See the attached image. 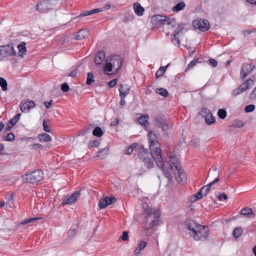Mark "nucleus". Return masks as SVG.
Returning a JSON list of instances; mask_svg holds the SVG:
<instances>
[{
	"mask_svg": "<svg viewBox=\"0 0 256 256\" xmlns=\"http://www.w3.org/2000/svg\"><path fill=\"white\" fill-rule=\"evenodd\" d=\"M156 162L157 166L162 170L169 180H172L174 176L180 184L183 185L186 183L187 178L186 173L178 161Z\"/></svg>",
	"mask_w": 256,
	"mask_h": 256,
	"instance_id": "1",
	"label": "nucleus"
},
{
	"mask_svg": "<svg viewBox=\"0 0 256 256\" xmlns=\"http://www.w3.org/2000/svg\"><path fill=\"white\" fill-rule=\"evenodd\" d=\"M186 228L189 230L190 236L196 241L206 240L210 234L208 226H202L192 220H186L184 222Z\"/></svg>",
	"mask_w": 256,
	"mask_h": 256,
	"instance_id": "2",
	"label": "nucleus"
},
{
	"mask_svg": "<svg viewBox=\"0 0 256 256\" xmlns=\"http://www.w3.org/2000/svg\"><path fill=\"white\" fill-rule=\"evenodd\" d=\"M148 216L145 218L144 226L146 230L152 228L158 224L160 212L158 210L148 209L146 210Z\"/></svg>",
	"mask_w": 256,
	"mask_h": 256,
	"instance_id": "3",
	"label": "nucleus"
},
{
	"mask_svg": "<svg viewBox=\"0 0 256 256\" xmlns=\"http://www.w3.org/2000/svg\"><path fill=\"white\" fill-rule=\"evenodd\" d=\"M22 178L24 182L34 184L43 180L44 173L40 170H36L23 174Z\"/></svg>",
	"mask_w": 256,
	"mask_h": 256,
	"instance_id": "4",
	"label": "nucleus"
},
{
	"mask_svg": "<svg viewBox=\"0 0 256 256\" xmlns=\"http://www.w3.org/2000/svg\"><path fill=\"white\" fill-rule=\"evenodd\" d=\"M58 4L57 0H41L37 4L36 8L40 12H47L54 10Z\"/></svg>",
	"mask_w": 256,
	"mask_h": 256,
	"instance_id": "5",
	"label": "nucleus"
},
{
	"mask_svg": "<svg viewBox=\"0 0 256 256\" xmlns=\"http://www.w3.org/2000/svg\"><path fill=\"white\" fill-rule=\"evenodd\" d=\"M16 55L17 52L13 44L0 45V60H2L8 56H15Z\"/></svg>",
	"mask_w": 256,
	"mask_h": 256,
	"instance_id": "6",
	"label": "nucleus"
},
{
	"mask_svg": "<svg viewBox=\"0 0 256 256\" xmlns=\"http://www.w3.org/2000/svg\"><path fill=\"white\" fill-rule=\"evenodd\" d=\"M152 20L156 22V24L160 26L164 25H171L174 27L176 26V24L175 18H170L169 17L160 14H156L153 16Z\"/></svg>",
	"mask_w": 256,
	"mask_h": 256,
	"instance_id": "7",
	"label": "nucleus"
},
{
	"mask_svg": "<svg viewBox=\"0 0 256 256\" xmlns=\"http://www.w3.org/2000/svg\"><path fill=\"white\" fill-rule=\"evenodd\" d=\"M193 26L202 32L207 31L210 28L209 22L206 19L198 18L192 22Z\"/></svg>",
	"mask_w": 256,
	"mask_h": 256,
	"instance_id": "8",
	"label": "nucleus"
},
{
	"mask_svg": "<svg viewBox=\"0 0 256 256\" xmlns=\"http://www.w3.org/2000/svg\"><path fill=\"white\" fill-rule=\"evenodd\" d=\"M154 124L162 128L163 131H166L169 129V126L164 116L162 115H158L154 117Z\"/></svg>",
	"mask_w": 256,
	"mask_h": 256,
	"instance_id": "9",
	"label": "nucleus"
},
{
	"mask_svg": "<svg viewBox=\"0 0 256 256\" xmlns=\"http://www.w3.org/2000/svg\"><path fill=\"white\" fill-rule=\"evenodd\" d=\"M256 68L254 64L244 63L242 64L240 70V78L244 80L246 77Z\"/></svg>",
	"mask_w": 256,
	"mask_h": 256,
	"instance_id": "10",
	"label": "nucleus"
},
{
	"mask_svg": "<svg viewBox=\"0 0 256 256\" xmlns=\"http://www.w3.org/2000/svg\"><path fill=\"white\" fill-rule=\"evenodd\" d=\"M150 150V155L154 158V160H164L162 156V150L156 145L149 146Z\"/></svg>",
	"mask_w": 256,
	"mask_h": 256,
	"instance_id": "11",
	"label": "nucleus"
},
{
	"mask_svg": "<svg viewBox=\"0 0 256 256\" xmlns=\"http://www.w3.org/2000/svg\"><path fill=\"white\" fill-rule=\"evenodd\" d=\"M80 195V190H77L72 193L68 198L63 200L62 204L65 205L67 204H74Z\"/></svg>",
	"mask_w": 256,
	"mask_h": 256,
	"instance_id": "12",
	"label": "nucleus"
},
{
	"mask_svg": "<svg viewBox=\"0 0 256 256\" xmlns=\"http://www.w3.org/2000/svg\"><path fill=\"white\" fill-rule=\"evenodd\" d=\"M36 104L32 100L28 101H22L20 104V109L22 112L30 111L32 108H34Z\"/></svg>",
	"mask_w": 256,
	"mask_h": 256,
	"instance_id": "13",
	"label": "nucleus"
},
{
	"mask_svg": "<svg viewBox=\"0 0 256 256\" xmlns=\"http://www.w3.org/2000/svg\"><path fill=\"white\" fill-rule=\"evenodd\" d=\"M110 62L116 72L120 68L123 62L122 58L118 56H112Z\"/></svg>",
	"mask_w": 256,
	"mask_h": 256,
	"instance_id": "14",
	"label": "nucleus"
},
{
	"mask_svg": "<svg viewBox=\"0 0 256 256\" xmlns=\"http://www.w3.org/2000/svg\"><path fill=\"white\" fill-rule=\"evenodd\" d=\"M102 10V8H96L94 10H90L89 11H85V12H82L80 14H79L77 16L74 18L73 20H80V18H83L84 16H87L91 15V14H92L96 13V12H101Z\"/></svg>",
	"mask_w": 256,
	"mask_h": 256,
	"instance_id": "15",
	"label": "nucleus"
},
{
	"mask_svg": "<svg viewBox=\"0 0 256 256\" xmlns=\"http://www.w3.org/2000/svg\"><path fill=\"white\" fill-rule=\"evenodd\" d=\"M18 50V56L19 57L23 58L26 54L27 50L26 48V43L24 42H22L17 46Z\"/></svg>",
	"mask_w": 256,
	"mask_h": 256,
	"instance_id": "16",
	"label": "nucleus"
},
{
	"mask_svg": "<svg viewBox=\"0 0 256 256\" xmlns=\"http://www.w3.org/2000/svg\"><path fill=\"white\" fill-rule=\"evenodd\" d=\"M120 96H126L130 93V86L126 84H121L118 88Z\"/></svg>",
	"mask_w": 256,
	"mask_h": 256,
	"instance_id": "17",
	"label": "nucleus"
},
{
	"mask_svg": "<svg viewBox=\"0 0 256 256\" xmlns=\"http://www.w3.org/2000/svg\"><path fill=\"white\" fill-rule=\"evenodd\" d=\"M105 52L103 50H100L96 54L94 62L97 65L101 64L105 58Z\"/></svg>",
	"mask_w": 256,
	"mask_h": 256,
	"instance_id": "18",
	"label": "nucleus"
},
{
	"mask_svg": "<svg viewBox=\"0 0 256 256\" xmlns=\"http://www.w3.org/2000/svg\"><path fill=\"white\" fill-rule=\"evenodd\" d=\"M150 146L156 145L158 143L157 135L152 131L149 132L148 134Z\"/></svg>",
	"mask_w": 256,
	"mask_h": 256,
	"instance_id": "19",
	"label": "nucleus"
},
{
	"mask_svg": "<svg viewBox=\"0 0 256 256\" xmlns=\"http://www.w3.org/2000/svg\"><path fill=\"white\" fill-rule=\"evenodd\" d=\"M254 84V80L250 78L242 83L241 85L238 87L242 92H244L248 90L250 86H253Z\"/></svg>",
	"mask_w": 256,
	"mask_h": 256,
	"instance_id": "20",
	"label": "nucleus"
},
{
	"mask_svg": "<svg viewBox=\"0 0 256 256\" xmlns=\"http://www.w3.org/2000/svg\"><path fill=\"white\" fill-rule=\"evenodd\" d=\"M219 180V178L218 177L216 178L212 182H210L209 184L202 186L200 189L203 192L202 193L204 195L206 196L208 192L210 186L213 185L216 182H218Z\"/></svg>",
	"mask_w": 256,
	"mask_h": 256,
	"instance_id": "21",
	"label": "nucleus"
},
{
	"mask_svg": "<svg viewBox=\"0 0 256 256\" xmlns=\"http://www.w3.org/2000/svg\"><path fill=\"white\" fill-rule=\"evenodd\" d=\"M134 9L136 14L138 16H142L144 10V8L138 2L134 4Z\"/></svg>",
	"mask_w": 256,
	"mask_h": 256,
	"instance_id": "22",
	"label": "nucleus"
},
{
	"mask_svg": "<svg viewBox=\"0 0 256 256\" xmlns=\"http://www.w3.org/2000/svg\"><path fill=\"white\" fill-rule=\"evenodd\" d=\"M147 245V242L144 240H140L138 244L137 248L134 251V254L135 255L138 254L142 250L144 249Z\"/></svg>",
	"mask_w": 256,
	"mask_h": 256,
	"instance_id": "23",
	"label": "nucleus"
},
{
	"mask_svg": "<svg viewBox=\"0 0 256 256\" xmlns=\"http://www.w3.org/2000/svg\"><path fill=\"white\" fill-rule=\"evenodd\" d=\"M88 34V30H81L77 32L76 36V39L77 40H81L87 36Z\"/></svg>",
	"mask_w": 256,
	"mask_h": 256,
	"instance_id": "24",
	"label": "nucleus"
},
{
	"mask_svg": "<svg viewBox=\"0 0 256 256\" xmlns=\"http://www.w3.org/2000/svg\"><path fill=\"white\" fill-rule=\"evenodd\" d=\"M240 214L242 215L248 216H254L252 210L250 208H244L241 210Z\"/></svg>",
	"mask_w": 256,
	"mask_h": 256,
	"instance_id": "25",
	"label": "nucleus"
},
{
	"mask_svg": "<svg viewBox=\"0 0 256 256\" xmlns=\"http://www.w3.org/2000/svg\"><path fill=\"white\" fill-rule=\"evenodd\" d=\"M186 7V4L184 2H181L176 4L172 8V10L174 12H178L184 8Z\"/></svg>",
	"mask_w": 256,
	"mask_h": 256,
	"instance_id": "26",
	"label": "nucleus"
},
{
	"mask_svg": "<svg viewBox=\"0 0 256 256\" xmlns=\"http://www.w3.org/2000/svg\"><path fill=\"white\" fill-rule=\"evenodd\" d=\"M38 138L40 140V141L41 142H48L51 140L50 136L49 134L46 133L40 134L38 136Z\"/></svg>",
	"mask_w": 256,
	"mask_h": 256,
	"instance_id": "27",
	"label": "nucleus"
},
{
	"mask_svg": "<svg viewBox=\"0 0 256 256\" xmlns=\"http://www.w3.org/2000/svg\"><path fill=\"white\" fill-rule=\"evenodd\" d=\"M150 154L148 150H144L138 152V156L141 160H147Z\"/></svg>",
	"mask_w": 256,
	"mask_h": 256,
	"instance_id": "28",
	"label": "nucleus"
},
{
	"mask_svg": "<svg viewBox=\"0 0 256 256\" xmlns=\"http://www.w3.org/2000/svg\"><path fill=\"white\" fill-rule=\"evenodd\" d=\"M148 115H142L140 116L138 120L139 123L142 126H146L148 124Z\"/></svg>",
	"mask_w": 256,
	"mask_h": 256,
	"instance_id": "29",
	"label": "nucleus"
},
{
	"mask_svg": "<svg viewBox=\"0 0 256 256\" xmlns=\"http://www.w3.org/2000/svg\"><path fill=\"white\" fill-rule=\"evenodd\" d=\"M169 64H168L166 66H162L160 67L156 72V77L158 78L162 76L166 70Z\"/></svg>",
	"mask_w": 256,
	"mask_h": 256,
	"instance_id": "30",
	"label": "nucleus"
},
{
	"mask_svg": "<svg viewBox=\"0 0 256 256\" xmlns=\"http://www.w3.org/2000/svg\"><path fill=\"white\" fill-rule=\"evenodd\" d=\"M104 134L102 128L100 127H96L92 131V134L97 137H101Z\"/></svg>",
	"mask_w": 256,
	"mask_h": 256,
	"instance_id": "31",
	"label": "nucleus"
},
{
	"mask_svg": "<svg viewBox=\"0 0 256 256\" xmlns=\"http://www.w3.org/2000/svg\"><path fill=\"white\" fill-rule=\"evenodd\" d=\"M206 124L210 125L215 122V118L212 114H209L204 118Z\"/></svg>",
	"mask_w": 256,
	"mask_h": 256,
	"instance_id": "32",
	"label": "nucleus"
},
{
	"mask_svg": "<svg viewBox=\"0 0 256 256\" xmlns=\"http://www.w3.org/2000/svg\"><path fill=\"white\" fill-rule=\"evenodd\" d=\"M156 92L164 97H167L168 95V90L164 88H157L156 90Z\"/></svg>",
	"mask_w": 256,
	"mask_h": 256,
	"instance_id": "33",
	"label": "nucleus"
},
{
	"mask_svg": "<svg viewBox=\"0 0 256 256\" xmlns=\"http://www.w3.org/2000/svg\"><path fill=\"white\" fill-rule=\"evenodd\" d=\"M14 135L12 132H8L2 136V139L6 141H12L14 140Z\"/></svg>",
	"mask_w": 256,
	"mask_h": 256,
	"instance_id": "34",
	"label": "nucleus"
},
{
	"mask_svg": "<svg viewBox=\"0 0 256 256\" xmlns=\"http://www.w3.org/2000/svg\"><path fill=\"white\" fill-rule=\"evenodd\" d=\"M242 230L240 227L236 228L233 231L232 234L235 238H239L242 234Z\"/></svg>",
	"mask_w": 256,
	"mask_h": 256,
	"instance_id": "35",
	"label": "nucleus"
},
{
	"mask_svg": "<svg viewBox=\"0 0 256 256\" xmlns=\"http://www.w3.org/2000/svg\"><path fill=\"white\" fill-rule=\"evenodd\" d=\"M138 146L136 143L132 144L126 150L125 154L128 155H130L132 154L134 148Z\"/></svg>",
	"mask_w": 256,
	"mask_h": 256,
	"instance_id": "36",
	"label": "nucleus"
},
{
	"mask_svg": "<svg viewBox=\"0 0 256 256\" xmlns=\"http://www.w3.org/2000/svg\"><path fill=\"white\" fill-rule=\"evenodd\" d=\"M0 86L4 91L7 90V82L6 80L2 77L0 78Z\"/></svg>",
	"mask_w": 256,
	"mask_h": 256,
	"instance_id": "37",
	"label": "nucleus"
},
{
	"mask_svg": "<svg viewBox=\"0 0 256 256\" xmlns=\"http://www.w3.org/2000/svg\"><path fill=\"white\" fill-rule=\"evenodd\" d=\"M212 114L210 110L206 108H203L200 111V114L204 118L206 116Z\"/></svg>",
	"mask_w": 256,
	"mask_h": 256,
	"instance_id": "38",
	"label": "nucleus"
},
{
	"mask_svg": "<svg viewBox=\"0 0 256 256\" xmlns=\"http://www.w3.org/2000/svg\"><path fill=\"white\" fill-rule=\"evenodd\" d=\"M94 82V76L92 72H88L87 74L86 84L90 85L92 82Z\"/></svg>",
	"mask_w": 256,
	"mask_h": 256,
	"instance_id": "39",
	"label": "nucleus"
},
{
	"mask_svg": "<svg viewBox=\"0 0 256 256\" xmlns=\"http://www.w3.org/2000/svg\"><path fill=\"white\" fill-rule=\"evenodd\" d=\"M134 18V15L132 13L126 12L124 14V22H128L131 21Z\"/></svg>",
	"mask_w": 256,
	"mask_h": 256,
	"instance_id": "40",
	"label": "nucleus"
},
{
	"mask_svg": "<svg viewBox=\"0 0 256 256\" xmlns=\"http://www.w3.org/2000/svg\"><path fill=\"white\" fill-rule=\"evenodd\" d=\"M226 112L224 109H220L218 112V115L221 119H224L226 117Z\"/></svg>",
	"mask_w": 256,
	"mask_h": 256,
	"instance_id": "41",
	"label": "nucleus"
},
{
	"mask_svg": "<svg viewBox=\"0 0 256 256\" xmlns=\"http://www.w3.org/2000/svg\"><path fill=\"white\" fill-rule=\"evenodd\" d=\"M21 116V114L19 113L16 114L12 118L10 119V122L12 124V126H14L18 120Z\"/></svg>",
	"mask_w": 256,
	"mask_h": 256,
	"instance_id": "42",
	"label": "nucleus"
},
{
	"mask_svg": "<svg viewBox=\"0 0 256 256\" xmlns=\"http://www.w3.org/2000/svg\"><path fill=\"white\" fill-rule=\"evenodd\" d=\"M244 126L243 122L240 120H237L232 124L230 125L231 127H236L238 128H242Z\"/></svg>",
	"mask_w": 256,
	"mask_h": 256,
	"instance_id": "43",
	"label": "nucleus"
},
{
	"mask_svg": "<svg viewBox=\"0 0 256 256\" xmlns=\"http://www.w3.org/2000/svg\"><path fill=\"white\" fill-rule=\"evenodd\" d=\"M40 218H38V217L32 218H28L27 220H24L22 221L21 222V224H27L33 222H34V221H35L36 220H39Z\"/></svg>",
	"mask_w": 256,
	"mask_h": 256,
	"instance_id": "44",
	"label": "nucleus"
},
{
	"mask_svg": "<svg viewBox=\"0 0 256 256\" xmlns=\"http://www.w3.org/2000/svg\"><path fill=\"white\" fill-rule=\"evenodd\" d=\"M112 69H114V68L110 62L106 64L104 68V71H107L108 72H111Z\"/></svg>",
	"mask_w": 256,
	"mask_h": 256,
	"instance_id": "45",
	"label": "nucleus"
},
{
	"mask_svg": "<svg viewBox=\"0 0 256 256\" xmlns=\"http://www.w3.org/2000/svg\"><path fill=\"white\" fill-rule=\"evenodd\" d=\"M178 34L175 33L174 34V38L172 40L174 44L178 46H180V41L178 36Z\"/></svg>",
	"mask_w": 256,
	"mask_h": 256,
	"instance_id": "46",
	"label": "nucleus"
},
{
	"mask_svg": "<svg viewBox=\"0 0 256 256\" xmlns=\"http://www.w3.org/2000/svg\"><path fill=\"white\" fill-rule=\"evenodd\" d=\"M185 24H178V28H177V32H176V33L178 34H182V32L183 30H184L185 28Z\"/></svg>",
	"mask_w": 256,
	"mask_h": 256,
	"instance_id": "47",
	"label": "nucleus"
},
{
	"mask_svg": "<svg viewBox=\"0 0 256 256\" xmlns=\"http://www.w3.org/2000/svg\"><path fill=\"white\" fill-rule=\"evenodd\" d=\"M242 92H243L240 90V88L239 87H238L232 90V95L233 96H236L238 94L242 93Z\"/></svg>",
	"mask_w": 256,
	"mask_h": 256,
	"instance_id": "48",
	"label": "nucleus"
},
{
	"mask_svg": "<svg viewBox=\"0 0 256 256\" xmlns=\"http://www.w3.org/2000/svg\"><path fill=\"white\" fill-rule=\"evenodd\" d=\"M100 144V142L97 140H91L88 143V146L92 148L98 147Z\"/></svg>",
	"mask_w": 256,
	"mask_h": 256,
	"instance_id": "49",
	"label": "nucleus"
},
{
	"mask_svg": "<svg viewBox=\"0 0 256 256\" xmlns=\"http://www.w3.org/2000/svg\"><path fill=\"white\" fill-rule=\"evenodd\" d=\"M48 120H44L43 122L42 126L44 127V130L46 132H50V128L48 125Z\"/></svg>",
	"mask_w": 256,
	"mask_h": 256,
	"instance_id": "50",
	"label": "nucleus"
},
{
	"mask_svg": "<svg viewBox=\"0 0 256 256\" xmlns=\"http://www.w3.org/2000/svg\"><path fill=\"white\" fill-rule=\"evenodd\" d=\"M98 206L100 207V208H106L108 205L106 202V200H104V199H102L101 200H100L99 202H98Z\"/></svg>",
	"mask_w": 256,
	"mask_h": 256,
	"instance_id": "51",
	"label": "nucleus"
},
{
	"mask_svg": "<svg viewBox=\"0 0 256 256\" xmlns=\"http://www.w3.org/2000/svg\"><path fill=\"white\" fill-rule=\"evenodd\" d=\"M255 106L254 104H250L246 106L245 111L246 112H252L254 110Z\"/></svg>",
	"mask_w": 256,
	"mask_h": 256,
	"instance_id": "52",
	"label": "nucleus"
},
{
	"mask_svg": "<svg viewBox=\"0 0 256 256\" xmlns=\"http://www.w3.org/2000/svg\"><path fill=\"white\" fill-rule=\"evenodd\" d=\"M104 199L106 200V202L108 206L112 204V203L116 201V198H114L106 197Z\"/></svg>",
	"mask_w": 256,
	"mask_h": 256,
	"instance_id": "53",
	"label": "nucleus"
},
{
	"mask_svg": "<svg viewBox=\"0 0 256 256\" xmlns=\"http://www.w3.org/2000/svg\"><path fill=\"white\" fill-rule=\"evenodd\" d=\"M198 59H194L192 60L188 66L187 68H193L197 63H199L200 62L198 61Z\"/></svg>",
	"mask_w": 256,
	"mask_h": 256,
	"instance_id": "54",
	"label": "nucleus"
},
{
	"mask_svg": "<svg viewBox=\"0 0 256 256\" xmlns=\"http://www.w3.org/2000/svg\"><path fill=\"white\" fill-rule=\"evenodd\" d=\"M70 87L68 84L66 82H64L61 86V90L64 92H67L69 90Z\"/></svg>",
	"mask_w": 256,
	"mask_h": 256,
	"instance_id": "55",
	"label": "nucleus"
},
{
	"mask_svg": "<svg viewBox=\"0 0 256 256\" xmlns=\"http://www.w3.org/2000/svg\"><path fill=\"white\" fill-rule=\"evenodd\" d=\"M78 72V68H74L71 72H70L68 74V76H70V77L74 78L77 75Z\"/></svg>",
	"mask_w": 256,
	"mask_h": 256,
	"instance_id": "56",
	"label": "nucleus"
},
{
	"mask_svg": "<svg viewBox=\"0 0 256 256\" xmlns=\"http://www.w3.org/2000/svg\"><path fill=\"white\" fill-rule=\"evenodd\" d=\"M168 157L170 159H174V160H178L179 157L175 153L170 152L168 154Z\"/></svg>",
	"mask_w": 256,
	"mask_h": 256,
	"instance_id": "57",
	"label": "nucleus"
},
{
	"mask_svg": "<svg viewBox=\"0 0 256 256\" xmlns=\"http://www.w3.org/2000/svg\"><path fill=\"white\" fill-rule=\"evenodd\" d=\"M202 192H203L200 189L198 191V192L196 194V196H195L196 198L194 199V200H196L200 199V198H202Z\"/></svg>",
	"mask_w": 256,
	"mask_h": 256,
	"instance_id": "58",
	"label": "nucleus"
},
{
	"mask_svg": "<svg viewBox=\"0 0 256 256\" xmlns=\"http://www.w3.org/2000/svg\"><path fill=\"white\" fill-rule=\"evenodd\" d=\"M145 165L148 168H151L154 167V161H146Z\"/></svg>",
	"mask_w": 256,
	"mask_h": 256,
	"instance_id": "59",
	"label": "nucleus"
},
{
	"mask_svg": "<svg viewBox=\"0 0 256 256\" xmlns=\"http://www.w3.org/2000/svg\"><path fill=\"white\" fill-rule=\"evenodd\" d=\"M116 82H117V80L114 79V80H110V82H108V84L110 87L112 88L116 85Z\"/></svg>",
	"mask_w": 256,
	"mask_h": 256,
	"instance_id": "60",
	"label": "nucleus"
},
{
	"mask_svg": "<svg viewBox=\"0 0 256 256\" xmlns=\"http://www.w3.org/2000/svg\"><path fill=\"white\" fill-rule=\"evenodd\" d=\"M128 232L124 231L122 232V240L124 241H126L128 240Z\"/></svg>",
	"mask_w": 256,
	"mask_h": 256,
	"instance_id": "61",
	"label": "nucleus"
},
{
	"mask_svg": "<svg viewBox=\"0 0 256 256\" xmlns=\"http://www.w3.org/2000/svg\"><path fill=\"white\" fill-rule=\"evenodd\" d=\"M119 124V120L116 118L110 122V126H116Z\"/></svg>",
	"mask_w": 256,
	"mask_h": 256,
	"instance_id": "62",
	"label": "nucleus"
},
{
	"mask_svg": "<svg viewBox=\"0 0 256 256\" xmlns=\"http://www.w3.org/2000/svg\"><path fill=\"white\" fill-rule=\"evenodd\" d=\"M210 63L212 67H216L217 66V62L216 60L213 58H210L209 60Z\"/></svg>",
	"mask_w": 256,
	"mask_h": 256,
	"instance_id": "63",
	"label": "nucleus"
},
{
	"mask_svg": "<svg viewBox=\"0 0 256 256\" xmlns=\"http://www.w3.org/2000/svg\"><path fill=\"white\" fill-rule=\"evenodd\" d=\"M13 126H12V124H11L10 122L9 121L8 122V123L7 124L6 127L5 128V131L6 132L10 131Z\"/></svg>",
	"mask_w": 256,
	"mask_h": 256,
	"instance_id": "64",
	"label": "nucleus"
}]
</instances>
